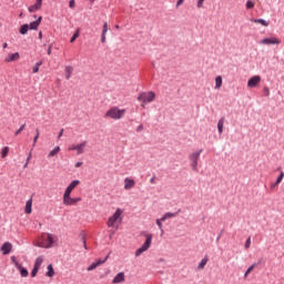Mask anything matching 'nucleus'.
Returning a JSON list of instances; mask_svg holds the SVG:
<instances>
[{"label": "nucleus", "instance_id": "obj_64", "mask_svg": "<svg viewBox=\"0 0 284 284\" xmlns=\"http://www.w3.org/2000/svg\"><path fill=\"white\" fill-rule=\"evenodd\" d=\"M20 17H23V13H20Z\"/></svg>", "mask_w": 284, "mask_h": 284}, {"label": "nucleus", "instance_id": "obj_52", "mask_svg": "<svg viewBox=\"0 0 284 284\" xmlns=\"http://www.w3.org/2000/svg\"><path fill=\"white\" fill-rule=\"evenodd\" d=\"M143 131V124H140L138 128H136V132H142Z\"/></svg>", "mask_w": 284, "mask_h": 284}, {"label": "nucleus", "instance_id": "obj_42", "mask_svg": "<svg viewBox=\"0 0 284 284\" xmlns=\"http://www.w3.org/2000/svg\"><path fill=\"white\" fill-rule=\"evenodd\" d=\"M254 267H256V264H252L245 272L244 276H247V274H250V272H252V270H254Z\"/></svg>", "mask_w": 284, "mask_h": 284}, {"label": "nucleus", "instance_id": "obj_59", "mask_svg": "<svg viewBox=\"0 0 284 284\" xmlns=\"http://www.w3.org/2000/svg\"><path fill=\"white\" fill-rule=\"evenodd\" d=\"M36 3H38L39 6H42L43 0H37Z\"/></svg>", "mask_w": 284, "mask_h": 284}, {"label": "nucleus", "instance_id": "obj_40", "mask_svg": "<svg viewBox=\"0 0 284 284\" xmlns=\"http://www.w3.org/2000/svg\"><path fill=\"white\" fill-rule=\"evenodd\" d=\"M97 267H99L97 262H93L87 270L88 272H92L93 270H97Z\"/></svg>", "mask_w": 284, "mask_h": 284}, {"label": "nucleus", "instance_id": "obj_1", "mask_svg": "<svg viewBox=\"0 0 284 284\" xmlns=\"http://www.w3.org/2000/svg\"><path fill=\"white\" fill-rule=\"evenodd\" d=\"M125 115V109H119V106H113L104 114L105 118L113 119L114 121H119L123 119Z\"/></svg>", "mask_w": 284, "mask_h": 284}, {"label": "nucleus", "instance_id": "obj_10", "mask_svg": "<svg viewBox=\"0 0 284 284\" xmlns=\"http://www.w3.org/2000/svg\"><path fill=\"white\" fill-rule=\"evenodd\" d=\"M81 181L79 180H73L65 189L63 196H70L72 194V190L79 185Z\"/></svg>", "mask_w": 284, "mask_h": 284}, {"label": "nucleus", "instance_id": "obj_51", "mask_svg": "<svg viewBox=\"0 0 284 284\" xmlns=\"http://www.w3.org/2000/svg\"><path fill=\"white\" fill-rule=\"evenodd\" d=\"M185 0H178V2H176V8H179V6H183V2H184Z\"/></svg>", "mask_w": 284, "mask_h": 284}, {"label": "nucleus", "instance_id": "obj_16", "mask_svg": "<svg viewBox=\"0 0 284 284\" xmlns=\"http://www.w3.org/2000/svg\"><path fill=\"white\" fill-rule=\"evenodd\" d=\"M123 281H125V273L120 272L118 273L114 278L112 280L113 284H118V283H123Z\"/></svg>", "mask_w": 284, "mask_h": 284}, {"label": "nucleus", "instance_id": "obj_58", "mask_svg": "<svg viewBox=\"0 0 284 284\" xmlns=\"http://www.w3.org/2000/svg\"><path fill=\"white\" fill-rule=\"evenodd\" d=\"M39 39H43V32L40 31L39 34H38Z\"/></svg>", "mask_w": 284, "mask_h": 284}, {"label": "nucleus", "instance_id": "obj_13", "mask_svg": "<svg viewBox=\"0 0 284 284\" xmlns=\"http://www.w3.org/2000/svg\"><path fill=\"white\" fill-rule=\"evenodd\" d=\"M1 252L3 255L10 254L12 252V244L10 242H6L1 246Z\"/></svg>", "mask_w": 284, "mask_h": 284}, {"label": "nucleus", "instance_id": "obj_43", "mask_svg": "<svg viewBox=\"0 0 284 284\" xmlns=\"http://www.w3.org/2000/svg\"><path fill=\"white\" fill-rule=\"evenodd\" d=\"M264 258L263 257H260L258 260H257V262L256 263H254L253 265H255V267H258V265H261L262 263H264Z\"/></svg>", "mask_w": 284, "mask_h": 284}, {"label": "nucleus", "instance_id": "obj_29", "mask_svg": "<svg viewBox=\"0 0 284 284\" xmlns=\"http://www.w3.org/2000/svg\"><path fill=\"white\" fill-rule=\"evenodd\" d=\"M41 65H43V60H40V61H38V62L34 64V67H33V69H32L33 74H37V72H39V69L41 68Z\"/></svg>", "mask_w": 284, "mask_h": 284}, {"label": "nucleus", "instance_id": "obj_50", "mask_svg": "<svg viewBox=\"0 0 284 284\" xmlns=\"http://www.w3.org/2000/svg\"><path fill=\"white\" fill-rule=\"evenodd\" d=\"M205 0H197V8H203V2H204Z\"/></svg>", "mask_w": 284, "mask_h": 284}, {"label": "nucleus", "instance_id": "obj_9", "mask_svg": "<svg viewBox=\"0 0 284 284\" xmlns=\"http://www.w3.org/2000/svg\"><path fill=\"white\" fill-rule=\"evenodd\" d=\"M81 202V197H72L71 195H63V205H77V203Z\"/></svg>", "mask_w": 284, "mask_h": 284}, {"label": "nucleus", "instance_id": "obj_25", "mask_svg": "<svg viewBox=\"0 0 284 284\" xmlns=\"http://www.w3.org/2000/svg\"><path fill=\"white\" fill-rule=\"evenodd\" d=\"M254 23H261V26H264V28H267V26H270V21L263 19V18H260V19H255L253 20Z\"/></svg>", "mask_w": 284, "mask_h": 284}, {"label": "nucleus", "instance_id": "obj_6", "mask_svg": "<svg viewBox=\"0 0 284 284\" xmlns=\"http://www.w3.org/2000/svg\"><path fill=\"white\" fill-rule=\"evenodd\" d=\"M121 214H123V210L116 209L112 216L109 217L106 225L108 227H114V223L118 219H121Z\"/></svg>", "mask_w": 284, "mask_h": 284}, {"label": "nucleus", "instance_id": "obj_46", "mask_svg": "<svg viewBox=\"0 0 284 284\" xmlns=\"http://www.w3.org/2000/svg\"><path fill=\"white\" fill-rule=\"evenodd\" d=\"M81 239H82L84 250H88V244H85V235H81Z\"/></svg>", "mask_w": 284, "mask_h": 284}, {"label": "nucleus", "instance_id": "obj_21", "mask_svg": "<svg viewBox=\"0 0 284 284\" xmlns=\"http://www.w3.org/2000/svg\"><path fill=\"white\" fill-rule=\"evenodd\" d=\"M26 214H32V199H29L26 203Z\"/></svg>", "mask_w": 284, "mask_h": 284}, {"label": "nucleus", "instance_id": "obj_4", "mask_svg": "<svg viewBox=\"0 0 284 284\" xmlns=\"http://www.w3.org/2000/svg\"><path fill=\"white\" fill-rule=\"evenodd\" d=\"M144 236L146 240L142 246L135 251V256H141L143 252H148L149 247H152V234H144Z\"/></svg>", "mask_w": 284, "mask_h": 284}, {"label": "nucleus", "instance_id": "obj_53", "mask_svg": "<svg viewBox=\"0 0 284 284\" xmlns=\"http://www.w3.org/2000/svg\"><path fill=\"white\" fill-rule=\"evenodd\" d=\"M223 236V231H221L220 232V234L217 235V237H216V241L219 242V241H221V237Z\"/></svg>", "mask_w": 284, "mask_h": 284}, {"label": "nucleus", "instance_id": "obj_47", "mask_svg": "<svg viewBox=\"0 0 284 284\" xmlns=\"http://www.w3.org/2000/svg\"><path fill=\"white\" fill-rule=\"evenodd\" d=\"M30 159H32V153H30L27 158V162L24 163V168H28V163H30Z\"/></svg>", "mask_w": 284, "mask_h": 284}, {"label": "nucleus", "instance_id": "obj_19", "mask_svg": "<svg viewBox=\"0 0 284 284\" xmlns=\"http://www.w3.org/2000/svg\"><path fill=\"white\" fill-rule=\"evenodd\" d=\"M181 212V209L178 210V212L172 213L168 212L162 216V221H165L166 219H174V216H179V213Z\"/></svg>", "mask_w": 284, "mask_h": 284}, {"label": "nucleus", "instance_id": "obj_7", "mask_svg": "<svg viewBox=\"0 0 284 284\" xmlns=\"http://www.w3.org/2000/svg\"><path fill=\"white\" fill-rule=\"evenodd\" d=\"M261 45H278L281 40L276 37L264 38L260 41Z\"/></svg>", "mask_w": 284, "mask_h": 284}, {"label": "nucleus", "instance_id": "obj_3", "mask_svg": "<svg viewBox=\"0 0 284 284\" xmlns=\"http://www.w3.org/2000/svg\"><path fill=\"white\" fill-rule=\"evenodd\" d=\"M202 153H203V149H200L199 151L192 153L189 156L193 172H199V159H201Z\"/></svg>", "mask_w": 284, "mask_h": 284}, {"label": "nucleus", "instance_id": "obj_54", "mask_svg": "<svg viewBox=\"0 0 284 284\" xmlns=\"http://www.w3.org/2000/svg\"><path fill=\"white\" fill-rule=\"evenodd\" d=\"M70 152L77 150V145L72 144L70 148H69Z\"/></svg>", "mask_w": 284, "mask_h": 284}, {"label": "nucleus", "instance_id": "obj_45", "mask_svg": "<svg viewBox=\"0 0 284 284\" xmlns=\"http://www.w3.org/2000/svg\"><path fill=\"white\" fill-rule=\"evenodd\" d=\"M263 92H264L265 97H270V88L264 87Z\"/></svg>", "mask_w": 284, "mask_h": 284}, {"label": "nucleus", "instance_id": "obj_33", "mask_svg": "<svg viewBox=\"0 0 284 284\" xmlns=\"http://www.w3.org/2000/svg\"><path fill=\"white\" fill-rule=\"evenodd\" d=\"M110 258V255H106L103 260L99 258L95 261L98 267L99 265H103V263H105Z\"/></svg>", "mask_w": 284, "mask_h": 284}, {"label": "nucleus", "instance_id": "obj_56", "mask_svg": "<svg viewBox=\"0 0 284 284\" xmlns=\"http://www.w3.org/2000/svg\"><path fill=\"white\" fill-rule=\"evenodd\" d=\"M61 136H63V129L60 130V132L58 134V139H61Z\"/></svg>", "mask_w": 284, "mask_h": 284}, {"label": "nucleus", "instance_id": "obj_11", "mask_svg": "<svg viewBox=\"0 0 284 284\" xmlns=\"http://www.w3.org/2000/svg\"><path fill=\"white\" fill-rule=\"evenodd\" d=\"M261 83V77L254 75L247 81V88H256Z\"/></svg>", "mask_w": 284, "mask_h": 284}, {"label": "nucleus", "instance_id": "obj_32", "mask_svg": "<svg viewBox=\"0 0 284 284\" xmlns=\"http://www.w3.org/2000/svg\"><path fill=\"white\" fill-rule=\"evenodd\" d=\"M10 152V148L8 146H4L2 150H1V158L2 159H6V156H8V153Z\"/></svg>", "mask_w": 284, "mask_h": 284}, {"label": "nucleus", "instance_id": "obj_30", "mask_svg": "<svg viewBox=\"0 0 284 284\" xmlns=\"http://www.w3.org/2000/svg\"><path fill=\"white\" fill-rule=\"evenodd\" d=\"M37 10H41V4H38V2L29 7V12H37Z\"/></svg>", "mask_w": 284, "mask_h": 284}, {"label": "nucleus", "instance_id": "obj_44", "mask_svg": "<svg viewBox=\"0 0 284 284\" xmlns=\"http://www.w3.org/2000/svg\"><path fill=\"white\" fill-rule=\"evenodd\" d=\"M75 7V1L74 0H70L69 1V8H71V10H74Z\"/></svg>", "mask_w": 284, "mask_h": 284}, {"label": "nucleus", "instance_id": "obj_12", "mask_svg": "<svg viewBox=\"0 0 284 284\" xmlns=\"http://www.w3.org/2000/svg\"><path fill=\"white\" fill-rule=\"evenodd\" d=\"M44 243H45L44 247L47 250H50V247L54 245V235L48 233L47 237L44 239Z\"/></svg>", "mask_w": 284, "mask_h": 284}, {"label": "nucleus", "instance_id": "obj_2", "mask_svg": "<svg viewBox=\"0 0 284 284\" xmlns=\"http://www.w3.org/2000/svg\"><path fill=\"white\" fill-rule=\"evenodd\" d=\"M155 99H156V93H154L153 91L142 92L138 97V101L142 103L141 104L142 108H145L148 103H152V101H154Z\"/></svg>", "mask_w": 284, "mask_h": 284}, {"label": "nucleus", "instance_id": "obj_8", "mask_svg": "<svg viewBox=\"0 0 284 284\" xmlns=\"http://www.w3.org/2000/svg\"><path fill=\"white\" fill-rule=\"evenodd\" d=\"M41 265H43V257L39 256L36 258L33 268L31 271L32 278H34V276H37V274H39V267H41Z\"/></svg>", "mask_w": 284, "mask_h": 284}, {"label": "nucleus", "instance_id": "obj_36", "mask_svg": "<svg viewBox=\"0 0 284 284\" xmlns=\"http://www.w3.org/2000/svg\"><path fill=\"white\" fill-rule=\"evenodd\" d=\"M254 8V2L252 0L246 1V10H252Z\"/></svg>", "mask_w": 284, "mask_h": 284}, {"label": "nucleus", "instance_id": "obj_14", "mask_svg": "<svg viewBox=\"0 0 284 284\" xmlns=\"http://www.w3.org/2000/svg\"><path fill=\"white\" fill-rule=\"evenodd\" d=\"M20 58H21V55L19 54V52H16V53L9 54L4 59V61H6V63H12V61H19Z\"/></svg>", "mask_w": 284, "mask_h": 284}, {"label": "nucleus", "instance_id": "obj_37", "mask_svg": "<svg viewBox=\"0 0 284 284\" xmlns=\"http://www.w3.org/2000/svg\"><path fill=\"white\" fill-rule=\"evenodd\" d=\"M108 30H109L108 22H104L103 27H102V33L101 34L106 36L108 34Z\"/></svg>", "mask_w": 284, "mask_h": 284}, {"label": "nucleus", "instance_id": "obj_55", "mask_svg": "<svg viewBox=\"0 0 284 284\" xmlns=\"http://www.w3.org/2000/svg\"><path fill=\"white\" fill-rule=\"evenodd\" d=\"M101 43H105V34H101Z\"/></svg>", "mask_w": 284, "mask_h": 284}, {"label": "nucleus", "instance_id": "obj_18", "mask_svg": "<svg viewBox=\"0 0 284 284\" xmlns=\"http://www.w3.org/2000/svg\"><path fill=\"white\" fill-rule=\"evenodd\" d=\"M85 145H88V141H83L80 144H77V154H83V151L85 150Z\"/></svg>", "mask_w": 284, "mask_h": 284}, {"label": "nucleus", "instance_id": "obj_17", "mask_svg": "<svg viewBox=\"0 0 284 284\" xmlns=\"http://www.w3.org/2000/svg\"><path fill=\"white\" fill-rule=\"evenodd\" d=\"M64 72H65L67 81H70V79H72V73L74 72V68L72 65H67L64 69Z\"/></svg>", "mask_w": 284, "mask_h": 284}, {"label": "nucleus", "instance_id": "obj_26", "mask_svg": "<svg viewBox=\"0 0 284 284\" xmlns=\"http://www.w3.org/2000/svg\"><path fill=\"white\" fill-rule=\"evenodd\" d=\"M29 30H30V24L26 23L20 27L19 32L20 34H28Z\"/></svg>", "mask_w": 284, "mask_h": 284}, {"label": "nucleus", "instance_id": "obj_41", "mask_svg": "<svg viewBox=\"0 0 284 284\" xmlns=\"http://www.w3.org/2000/svg\"><path fill=\"white\" fill-rule=\"evenodd\" d=\"M37 141H39V129L36 130V136L33 138V145H37Z\"/></svg>", "mask_w": 284, "mask_h": 284}, {"label": "nucleus", "instance_id": "obj_15", "mask_svg": "<svg viewBox=\"0 0 284 284\" xmlns=\"http://www.w3.org/2000/svg\"><path fill=\"white\" fill-rule=\"evenodd\" d=\"M41 21H43V17H39L36 21L29 24V30H38L39 26H41Z\"/></svg>", "mask_w": 284, "mask_h": 284}, {"label": "nucleus", "instance_id": "obj_27", "mask_svg": "<svg viewBox=\"0 0 284 284\" xmlns=\"http://www.w3.org/2000/svg\"><path fill=\"white\" fill-rule=\"evenodd\" d=\"M61 152V146H55L52 151L49 153V159H52V156H57Z\"/></svg>", "mask_w": 284, "mask_h": 284}, {"label": "nucleus", "instance_id": "obj_61", "mask_svg": "<svg viewBox=\"0 0 284 284\" xmlns=\"http://www.w3.org/2000/svg\"><path fill=\"white\" fill-rule=\"evenodd\" d=\"M276 185H278V184H276V183L271 184V189L274 190V187H276Z\"/></svg>", "mask_w": 284, "mask_h": 284}, {"label": "nucleus", "instance_id": "obj_23", "mask_svg": "<svg viewBox=\"0 0 284 284\" xmlns=\"http://www.w3.org/2000/svg\"><path fill=\"white\" fill-rule=\"evenodd\" d=\"M47 273L45 276H48L49 278H52L54 276V267L52 266V264H49L47 266Z\"/></svg>", "mask_w": 284, "mask_h": 284}, {"label": "nucleus", "instance_id": "obj_24", "mask_svg": "<svg viewBox=\"0 0 284 284\" xmlns=\"http://www.w3.org/2000/svg\"><path fill=\"white\" fill-rule=\"evenodd\" d=\"M223 85V78L221 75L215 78V90H221Z\"/></svg>", "mask_w": 284, "mask_h": 284}, {"label": "nucleus", "instance_id": "obj_31", "mask_svg": "<svg viewBox=\"0 0 284 284\" xmlns=\"http://www.w3.org/2000/svg\"><path fill=\"white\" fill-rule=\"evenodd\" d=\"M79 37H80V31L79 29H77V31L73 33V36L70 39V43H74L77 39H79Z\"/></svg>", "mask_w": 284, "mask_h": 284}, {"label": "nucleus", "instance_id": "obj_38", "mask_svg": "<svg viewBox=\"0 0 284 284\" xmlns=\"http://www.w3.org/2000/svg\"><path fill=\"white\" fill-rule=\"evenodd\" d=\"M24 130H26V124H22V125L19 128V130L16 131L14 136H19V134H21V132L24 131Z\"/></svg>", "mask_w": 284, "mask_h": 284}, {"label": "nucleus", "instance_id": "obj_5", "mask_svg": "<svg viewBox=\"0 0 284 284\" xmlns=\"http://www.w3.org/2000/svg\"><path fill=\"white\" fill-rule=\"evenodd\" d=\"M11 261H12L14 267L19 270L20 275H21L23 278H26V277L29 276L30 273L28 272V268L23 267V265H21V263H19V261H17V257L12 256V257H11Z\"/></svg>", "mask_w": 284, "mask_h": 284}, {"label": "nucleus", "instance_id": "obj_60", "mask_svg": "<svg viewBox=\"0 0 284 284\" xmlns=\"http://www.w3.org/2000/svg\"><path fill=\"white\" fill-rule=\"evenodd\" d=\"M2 48H3V50H6V48H8V43L4 42V43L2 44Z\"/></svg>", "mask_w": 284, "mask_h": 284}, {"label": "nucleus", "instance_id": "obj_34", "mask_svg": "<svg viewBox=\"0 0 284 284\" xmlns=\"http://www.w3.org/2000/svg\"><path fill=\"white\" fill-rule=\"evenodd\" d=\"M283 178H284V172L281 171L278 178H277L276 181H275V185H278L280 183H282Z\"/></svg>", "mask_w": 284, "mask_h": 284}, {"label": "nucleus", "instance_id": "obj_48", "mask_svg": "<svg viewBox=\"0 0 284 284\" xmlns=\"http://www.w3.org/2000/svg\"><path fill=\"white\" fill-rule=\"evenodd\" d=\"M150 183L152 185L156 184V175H153L151 179H150Z\"/></svg>", "mask_w": 284, "mask_h": 284}, {"label": "nucleus", "instance_id": "obj_57", "mask_svg": "<svg viewBox=\"0 0 284 284\" xmlns=\"http://www.w3.org/2000/svg\"><path fill=\"white\" fill-rule=\"evenodd\" d=\"M81 165H83V162H77L74 168H81Z\"/></svg>", "mask_w": 284, "mask_h": 284}, {"label": "nucleus", "instance_id": "obj_28", "mask_svg": "<svg viewBox=\"0 0 284 284\" xmlns=\"http://www.w3.org/2000/svg\"><path fill=\"white\" fill-rule=\"evenodd\" d=\"M207 261H209L207 255H205V256L201 260L200 264L197 265V270H203V268L205 267V265H207Z\"/></svg>", "mask_w": 284, "mask_h": 284}, {"label": "nucleus", "instance_id": "obj_35", "mask_svg": "<svg viewBox=\"0 0 284 284\" xmlns=\"http://www.w3.org/2000/svg\"><path fill=\"white\" fill-rule=\"evenodd\" d=\"M250 245H252V237L248 236L245 241L244 247L245 250H250Z\"/></svg>", "mask_w": 284, "mask_h": 284}, {"label": "nucleus", "instance_id": "obj_22", "mask_svg": "<svg viewBox=\"0 0 284 284\" xmlns=\"http://www.w3.org/2000/svg\"><path fill=\"white\" fill-rule=\"evenodd\" d=\"M225 124V118H221L217 122V132L223 134V125Z\"/></svg>", "mask_w": 284, "mask_h": 284}, {"label": "nucleus", "instance_id": "obj_20", "mask_svg": "<svg viewBox=\"0 0 284 284\" xmlns=\"http://www.w3.org/2000/svg\"><path fill=\"white\" fill-rule=\"evenodd\" d=\"M133 185H134V180L129 178L124 180V190H132Z\"/></svg>", "mask_w": 284, "mask_h": 284}, {"label": "nucleus", "instance_id": "obj_62", "mask_svg": "<svg viewBox=\"0 0 284 284\" xmlns=\"http://www.w3.org/2000/svg\"><path fill=\"white\" fill-rule=\"evenodd\" d=\"M115 28L119 29V24H116Z\"/></svg>", "mask_w": 284, "mask_h": 284}, {"label": "nucleus", "instance_id": "obj_63", "mask_svg": "<svg viewBox=\"0 0 284 284\" xmlns=\"http://www.w3.org/2000/svg\"><path fill=\"white\" fill-rule=\"evenodd\" d=\"M91 3H94V0H91Z\"/></svg>", "mask_w": 284, "mask_h": 284}, {"label": "nucleus", "instance_id": "obj_39", "mask_svg": "<svg viewBox=\"0 0 284 284\" xmlns=\"http://www.w3.org/2000/svg\"><path fill=\"white\" fill-rule=\"evenodd\" d=\"M156 225H158L159 230H161V232H163V220H162V217L160 220H156Z\"/></svg>", "mask_w": 284, "mask_h": 284}, {"label": "nucleus", "instance_id": "obj_49", "mask_svg": "<svg viewBox=\"0 0 284 284\" xmlns=\"http://www.w3.org/2000/svg\"><path fill=\"white\" fill-rule=\"evenodd\" d=\"M47 54H52V44H50L47 49Z\"/></svg>", "mask_w": 284, "mask_h": 284}]
</instances>
